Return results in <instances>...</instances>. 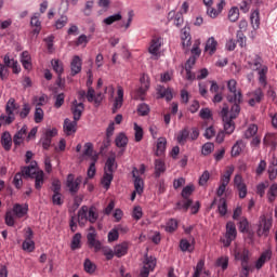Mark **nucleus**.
Masks as SVG:
<instances>
[{"label":"nucleus","instance_id":"obj_23","mask_svg":"<svg viewBox=\"0 0 277 277\" xmlns=\"http://www.w3.org/2000/svg\"><path fill=\"white\" fill-rule=\"evenodd\" d=\"M81 57L78 55L74 56L70 63L71 77H75V75H79V72H81Z\"/></svg>","mask_w":277,"mask_h":277},{"label":"nucleus","instance_id":"obj_33","mask_svg":"<svg viewBox=\"0 0 277 277\" xmlns=\"http://www.w3.org/2000/svg\"><path fill=\"white\" fill-rule=\"evenodd\" d=\"M78 224L80 226H85V222H88V207L83 206L79 211H78Z\"/></svg>","mask_w":277,"mask_h":277},{"label":"nucleus","instance_id":"obj_21","mask_svg":"<svg viewBox=\"0 0 277 277\" xmlns=\"http://www.w3.org/2000/svg\"><path fill=\"white\" fill-rule=\"evenodd\" d=\"M248 64L253 70H259L263 66V58L259 54H251Z\"/></svg>","mask_w":277,"mask_h":277},{"label":"nucleus","instance_id":"obj_47","mask_svg":"<svg viewBox=\"0 0 277 277\" xmlns=\"http://www.w3.org/2000/svg\"><path fill=\"white\" fill-rule=\"evenodd\" d=\"M233 172H235V167L233 166L227 167L224 174L221 176L220 181H223L225 183H230V176H233Z\"/></svg>","mask_w":277,"mask_h":277},{"label":"nucleus","instance_id":"obj_39","mask_svg":"<svg viewBox=\"0 0 277 277\" xmlns=\"http://www.w3.org/2000/svg\"><path fill=\"white\" fill-rule=\"evenodd\" d=\"M96 161H98V156H92V162L88 169V179H94L96 175Z\"/></svg>","mask_w":277,"mask_h":277},{"label":"nucleus","instance_id":"obj_38","mask_svg":"<svg viewBox=\"0 0 277 277\" xmlns=\"http://www.w3.org/2000/svg\"><path fill=\"white\" fill-rule=\"evenodd\" d=\"M30 25H31V27H36L34 29L35 34H40L42 23L40 22V14L39 13L34 14V16L30 19Z\"/></svg>","mask_w":277,"mask_h":277},{"label":"nucleus","instance_id":"obj_45","mask_svg":"<svg viewBox=\"0 0 277 277\" xmlns=\"http://www.w3.org/2000/svg\"><path fill=\"white\" fill-rule=\"evenodd\" d=\"M180 250H182V252H194V245L189 243L187 239H182L180 241Z\"/></svg>","mask_w":277,"mask_h":277},{"label":"nucleus","instance_id":"obj_15","mask_svg":"<svg viewBox=\"0 0 277 277\" xmlns=\"http://www.w3.org/2000/svg\"><path fill=\"white\" fill-rule=\"evenodd\" d=\"M123 103H124V89H122V87H118L117 96L115 97V101L113 104V114H117L118 109L122 107Z\"/></svg>","mask_w":277,"mask_h":277},{"label":"nucleus","instance_id":"obj_42","mask_svg":"<svg viewBox=\"0 0 277 277\" xmlns=\"http://www.w3.org/2000/svg\"><path fill=\"white\" fill-rule=\"evenodd\" d=\"M111 181H114V173H105L102 177V185L104 188L109 189L111 186Z\"/></svg>","mask_w":277,"mask_h":277},{"label":"nucleus","instance_id":"obj_64","mask_svg":"<svg viewBox=\"0 0 277 277\" xmlns=\"http://www.w3.org/2000/svg\"><path fill=\"white\" fill-rule=\"evenodd\" d=\"M277 176V161L276 163H272L269 167H268V177L271 181H274Z\"/></svg>","mask_w":277,"mask_h":277},{"label":"nucleus","instance_id":"obj_13","mask_svg":"<svg viewBox=\"0 0 277 277\" xmlns=\"http://www.w3.org/2000/svg\"><path fill=\"white\" fill-rule=\"evenodd\" d=\"M196 56H190L184 65V70L186 72L185 79L187 81H194L196 79V74L192 71V68L196 66Z\"/></svg>","mask_w":277,"mask_h":277},{"label":"nucleus","instance_id":"obj_35","mask_svg":"<svg viewBox=\"0 0 277 277\" xmlns=\"http://www.w3.org/2000/svg\"><path fill=\"white\" fill-rule=\"evenodd\" d=\"M269 69L265 65H263L262 67H260L258 69L259 81H260L261 85H267V71Z\"/></svg>","mask_w":277,"mask_h":277},{"label":"nucleus","instance_id":"obj_24","mask_svg":"<svg viewBox=\"0 0 277 277\" xmlns=\"http://www.w3.org/2000/svg\"><path fill=\"white\" fill-rule=\"evenodd\" d=\"M11 211L15 217H25V215H27V211H29V208L21 203H15Z\"/></svg>","mask_w":277,"mask_h":277},{"label":"nucleus","instance_id":"obj_43","mask_svg":"<svg viewBox=\"0 0 277 277\" xmlns=\"http://www.w3.org/2000/svg\"><path fill=\"white\" fill-rule=\"evenodd\" d=\"M193 202L194 201L192 199L183 198V200H181L176 203V208L180 209L181 211H188V209H189V207H192Z\"/></svg>","mask_w":277,"mask_h":277},{"label":"nucleus","instance_id":"obj_60","mask_svg":"<svg viewBox=\"0 0 277 277\" xmlns=\"http://www.w3.org/2000/svg\"><path fill=\"white\" fill-rule=\"evenodd\" d=\"M267 187H269V182L260 183L256 186V195L260 196V198H263V196H265V189H267Z\"/></svg>","mask_w":277,"mask_h":277},{"label":"nucleus","instance_id":"obj_53","mask_svg":"<svg viewBox=\"0 0 277 277\" xmlns=\"http://www.w3.org/2000/svg\"><path fill=\"white\" fill-rule=\"evenodd\" d=\"M228 18L232 23H237V21H239V8H232L228 13Z\"/></svg>","mask_w":277,"mask_h":277},{"label":"nucleus","instance_id":"obj_62","mask_svg":"<svg viewBox=\"0 0 277 277\" xmlns=\"http://www.w3.org/2000/svg\"><path fill=\"white\" fill-rule=\"evenodd\" d=\"M194 185L189 184L182 189L181 196L184 199H189V196L194 194Z\"/></svg>","mask_w":277,"mask_h":277},{"label":"nucleus","instance_id":"obj_3","mask_svg":"<svg viewBox=\"0 0 277 277\" xmlns=\"http://www.w3.org/2000/svg\"><path fill=\"white\" fill-rule=\"evenodd\" d=\"M89 248H93L94 252H103L104 256H106V261H111L116 255L115 251L109 247H103V245L96 239V233L92 232L87 235Z\"/></svg>","mask_w":277,"mask_h":277},{"label":"nucleus","instance_id":"obj_46","mask_svg":"<svg viewBox=\"0 0 277 277\" xmlns=\"http://www.w3.org/2000/svg\"><path fill=\"white\" fill-rule=\"evenodd\" d=\"M83 267L87 274H94L96 272V264L91 262L90 259L84 260Z\"/></svg>","mask_w":277,"mask_h":277},{"label":"nucleus","instance_id":"obj_40","mask_svg":"<svg viewBox=\"0 0 277 277\" xmlns=\"http://www.w3.org/2000/svg\"><path fill=\"white\" fill-rule=\"evenodd\" d=\"M246 147V145L243 144V141H237L236 144L232 147V157H239V155H241V150H243V148Z\"/></svg>","mask_w":277,"mask_h":277},{"label":"nucleus","instance_id":"obj_49","mask_svg":"<svg viewBox=\"0 0 277 277\" xmlns=\"http://www.w3.org/2000/svg\"><path fill=\"white\" fill-rule=\"evenodd\" d=\"M268 202H274L277 197V184H273L266 194Z\"/></svg>","mask_w":277,"mask_h":277},{"label":"nucleus","instance_id":"obj_36","mask_svg":"<svg viewBox=\"0 0 277 277\" xmlns=\"http://www.w3.org/2000/svg\"><path fill=\"white\" fill-rule=\"evenodd\" d=\"M22 66H24L25 70H31V55H29V52L24 51L22 53Z\"/></svg>","mask_w":277,"mask_h":277},{"label":"nucleus","instance_id":"obj_59","mask_svg":"<svg viewBox=\"0 0 277 277\" xmlns=\"http://www.w3.org/2000/svg\"><path fill=\"white\" fill-rule=\"evenodd\" d=\"M22 248L25 252H34L36 250V242L34 240H24Z\"/></svg>","mask_w":277,"mask_h":277},{"label":"nucleus","instance_id":"obj_34","mask_svg":"<svg viewBox=\"0 0 277 277\" xmlns=\"http://www.w3.org/2000/svg\"><path fill=\"white\" fill-rule=\"evenodd\" d=\"M116 170V157H108L105 163L104 173L114 174Z\"/></svg>","mask_w":277,"mask_h":277},{"label":"nucleus","instance_id":"obj_17","mask_svg":"<svg viewBox=\"0 0 277 277\" xmlns=\"http://www.w3.org/2000/svg\"><path fill=\"white\" fill-rule=\"evenodd\" d=\"M132 176L134 179V189L137 194L144 193V180L140 177V171L137 168H133L132 170Z\"/></svg>","mask_w":277,"mask_h":277},{"label":"nucleus","instance_id":"obj_41","mask_svg":"<svg viewBox=\"0 0 277 277\" xmlns=\"http://www.w3.org/2000/svg\"><path fill=\"white\" fill-rule=\"evenodd\" d=\"M166 144H167V141L164 137L158 138L157 148H156L157 157H161V155H163V153H166Z\"/></svg>","mask_w":277,"mask_h":277},{"label":"nucleus","instance_id":"obj_5","mask_svg":"<svg viewBox=\"0 0 277 277\" xmlns=\"http://www.w3.org/2000/svg\"><path fill=\"white\" fill-rule=\"evenodd\" d=\"M18 107L16 106V100L14 97H11L5 105V114L0 116V124H12L14 120H16V115L14 111H16Z\"/></svg>","mask_w":277,"mask_h":277},{"label":"nucleus","instance_id":"obj_57","mask_svg":"<svg viewBox=\"0 0 277 277\" xmlns=\"http://www.w3.org/2000/svg\"><path fill=\"white\" fill-rule=\"evenodd\" d=\"M199 116L202 120H213V113H211L210 108H202L199 111Z\"/></svg>","mask_w":277,"mask_h":277},{"label":"nucleus","instance_id":"obj_11","mask_svg":"<svg viewBox=\"0 0 277 277\" xmlns=\"http://www.w3.org/2000/svg\"><path fill=\"white\" fill-rule=\"evenodd\" d=\"M55 135H57V130L55 128L45 130L41 137V144L44 150H49V148H51V142Z\"/></svg>","mask_w":277,"mask_h":277},{"label":"nucleus","instance_id":"obj_58","mask_svg":"<svg viewBox=\"0 0 277 277\" xmlns=\"http://www.w3.org/2000/svg\"><path fill=\"white\" fill-rule=\"evenodd\" d=\"M155 170L156 176H161V172H166V164L161 161V159H157L155 161Z\"/></svg>","mask_w":277,"mask_h":277},{"label":"nucleus","instance_id":"obj_22","mask_svg":"<svg viewBox=\"0 0 277 277\" xmlns=\"http://www.w3.org/2000/svg\"><path fill=\"white\" fill-rule=\"evenodd\" d=\"M115 250V256L118 259H121V256H126V254L129 252V242L123 241L114 248Z\"/></svg>","mask_w":277,"mask_h":277},{"label":"nucleus","instance_id":"obj_12","mask_svg":"<svg viewBox=\"0 0 277 277\" xmlns=\"http://www.w3.org/2000/svg\"><path fill=\"white\" fill-rule=\"evenodd\" d=\"M161 42H162L161 38H154L150 41L148 53H150L151 60H159V56H160L159 51L161 49Z\"/></svg>","mask_w":277,"mask_h":277},{"label":"nucleus","instance_id":"obj_56","mask_svg":"<svg viewBox=\"0 0 277 277\" xmlns=\"http://www.w3.org/2000/svg\"><path fill=\"white\" fill-rule=\"evenodd\" d=\"M216 267H221L224 271L228 269V256H221L216 260Z\"/></svg>","mask_w":277,"mask_h":277},{"label":"nucleus","instance_id":"obj_7","mask_svg":"<svg viewBox=\"0 0 277 277\" xmlns=\"http://www.w3.org/2000/svg\"><path fill=\"white\" fill-rule=\"evenodd\" d=\"M226 239L223 240L224 247L228 248L235 239H237V226L233 221L227 222L226 224Z\"/></svg>","mask_w":277,"mask_h":277},{"label":"nucleus","instance_id":"obj_8","mask_svg":"<svg viewBox=\"0 0 277 277\" xmlns=\"http://www.w3.org/2000/svg\"><path fill=\"white\" fill-rule=\"evenodd\" d=\"M140 81H141V87L135 92V95H134L135 101H144V97L146 96V92H148V88H150L148 76L143 75Z\"/></svg>","mask_w":277,"mask_h":277},{"label":"nucleus","instance_id":"obj_9","mask_svg":"<svg viewBox=\"0 0 277 277\" xmlns=\"http://www.w3.org/2000/svg\"><path fill=\"white\" fill-rule=\"evenodd\" d=\"M271 229H272V219H267L265 217V215L261 216L260 224L256 232L258 237H268Z\"/></svg>","mask_w":277,"mask_h":277},{"label":"nucleus","instance_id":"obj_50","mask_svg":"<svg viewBox=\"0 0 277 277\" xmlns=\"http://www.w3.org/2000/svg\"><path fill=\"white\" fill-rule=\"evenodd\" d=\"M256 133H259V127L256 124H250L245 132V137L250 140V137H254Z\"/></svg>","mask_w":277,"mask_h":277},{"label":"nucleus","instance_id":"obj_44","mask_svg":"<svg viewBox=\"0 0 277 277\" xmlns=\"http://www.w3.org/2000/svg\"><path fill=\"white\" fill-rule=\"evenodd\" d=\"M189 137V130L184 129L182 130L177 135V144L181 146H185V143L187 142V138Z\"/></svg>","mask_w":277,"mask_h":277},{"label":"nucleus","instance_id":"obj_55","mask_svg":"<svg viewBox=\"0 0 277 277\" xmlns=\"http://www.w3.org/2000/svg\"><path fill=\"white\" fill-rule=\"evenodd\" d=\"M137 114L138 116H148L150 114V106L146 103H142L137 106Z\"/></svg>","mask_w":277,"mask_h":277},{"label":"nucleus","instance_id":"obj_28","mask_svg":"<svg viewBox=\"0 0 277 277\" xmlns=\"http://www.w3.org/2000/svg\"><path fill=\"white\" fill-rule=\"evenodd\" d=\"M31 179H35V188L41 190L42 185H44V171L38 170Z\"/></svg>","mask_w":277,"mask_h":277},{"label":"nucleus","instance_id":"obj_30","mask_svg":"<svg viewBox=\"0 0 277 277\" xmlns=\"http://www.w3.org/2000/svg\"><path fill=\"white\" fill-rule=\"evenodd\" d=\"M1 144L4 150H12V134L4 132L1 136Z\"/></svg>","mask_w":277,"mask_h":277},{"label":"nucleus","instance_id":"obj_14","mask_svg":"<svg viewBox=\"0 0 277 277\" xmlns=\"http://www.w3.org/2000/svg\"><path fill=\"white\" fill-rule=\"evenodd\" d=\"M234 255L236 261H241V264L250 263V251L246 248H236Z\"/></svg>","mask_w":277,"mask_h":277},{"label":"nucleus","instance_id":"obj_27","mask_svg":"<svg viewBox=\"0 0 277 277\" xmlns=\"http://www.w3.org/2000/svg\"><path fill=\"white\" fill-rule=\"evenodd\" d=\"M264 96L265 95L263 94V90L256 89L255 91H253L252 97L249 100V105L251 107H254V105H256V103H261L263 101Z\"/></svg>","mask_w":277,"mask_h":277},{"label":"nucleus","instance_id":"obj_37","mask_svg":"<svg viewBox=\"0 0 277 277\" xmlns=\"http://www.w3.org/2000/svg\"><path fill=\"white\" fill-rule=\"evenodd\" d=\"M115 144L117 148H126L127 144H129V138L124 133H119L115 140Z\"/></svg>","mask_w":277,"mask_h":277},{"label":"nucleus","instance_id":"obj_10","mask_svg":"<svg viewBox=\"0 0 277 277\" xmlns=\"http://www.w3.org/2000/svg\"><path fill=\"white\" fill-rule=\"evenodd\" d=\"M143 264L144 265L141 269L140 277H148L150 275V272H153V269H155V267L157 266V259L146 255Z\"/></svg>","mask_w":277,"mask_h":277},{"label":"nucleus","instance_id":"obj_25","mask_svg":"<svg viewBox=\"0 0 277 277\" xmlns=\"http://www.w3.org/2000/svg\"><path fill=\"white\" fill-rule=\"evenodd\" d=\"M269 259H272V251L271 250L264 251L261 254V256L258 259V261L255 262L256 269H261V267H263L265 265V263H267V261H269Z\"/></svg>","mask_w":277,"mask_h":277},{"label":"nucleus","instance_id":"obj_48","mask_svg":"<svg viewBox=\"0 0 277 277\" xmlns=\"http://www.w3.org/2000/svg\"><path fill=\"white\" fill-rule=\"evenodd\" d=\"M217 210H219L220 215H222V217H224V215H226V213H228V206L226 205L225 198H221L219 200Z\"/></svg>","mask_w":277,"mask_h":277},{"label":"nucleus","instance_id":"obj_16","mask_svg":"<svg viewBox=\"0 0 277 277\" xmlns=\"http://www.w3.org/2000/svg\"><path fill=\"white\" fill-rule=\"evenodd\" d=\"M84 109H85V106L83 105V103L75 100L71 103V114L74 116V120H81V116Z\"/></svg>","mask_w":277,"mask_h":277},{"label":"nucleus","instance_id":"obj_20","mask_svg":"<svg viewBox=\"0 0 277 277\" xmlns=\"http://www.w3.org/2000/svg\"><path fill=\"white\" fill-rule=\"evenodd\" d=\"M77 122H79V120L74 119V121H71L68 118L64 120L63 129L66 135H71V133H77Z\"/></svg>","mask_w":277,"mask_h":277},{"label":"nucleus","instance_id":"obj_29","mask_svg":"<svg viewBox=\"0 0 277 277\" xmlns=\"http://www.w3.org/2000/svg\"><path fill=\"white\" fill-rule=\"evenodd\" d=\"M51 65L58 79H61L62 75H64V63L60 60H52Z\"/></svg>","mask_w":277,"mask_h":277},{"label":"nucleus","instance_id":"obj_51","mask_svg":"<svg viewBox=\"0 0 277 277\" xmlns=\"http://www.w3.org/2000/svg\"><path fill=\"white\" fill-rule=\"evenodd\" d=\"M44 120V110L41 107L36 106L35 108V122L40 124Z\"/></svg>","mask_w":277,"mask_h":277},{"label":"nucleus","instance_id":"obj_32","mask_svg":"<svg viewBox=\"0 0 277 277\" xmlns=\"http://www.w3.org/2000/svg\"><path fill=\"white\" fill-rule=\"evenodd\" d=\"M250 21L254 31H256V29L261 27V14L259 13V10H255L251 13Z\"/></svg>","mask_w":277,"mask_h":277},{"label":"nucleus","instance_id":"obj_61","mask_svg":"<svg viewBox=\"0 0 277 277\" xmlns=\"http://www.w3.org/2000/svg\"><path fill=\"white\" fill-rule=\"evenodd\" d=\"M135 142H142L144 137V130L137 123H134Z\"/></svg>","mask_w":277,"mask_h":277},{"label":"nucleus","instance_id":"obj_19","mask_svg":"<svg viewBox=\"0 0 277 277\" xmlns=\"http://www.w3.org/2000/svg\"><path fill=\"white\" fill-rule=\"evenodd\" d=\"M25 137H27V126H23L22 129L14 134V146H21V144L25 142Z\"/></svg>","mask_w":277,"mask_h":277},{"label":"nucleus","instance_id":"obj_2","mask_svg":"<svg viewBox=\"0 0 277 277\" xmlns=\"http://www.w3.org/2000/svg\"><path fill=\"white\" fill-rule=\"evenodd\" d=\"M181 40H182V47L184 49V53H192V57H200L202 50H200V39L195 40L193 48L192 47V35L189 34V27H184L181 30Z\"/></svg>","mask_w":277,"mask_h":277},{"label":"nucleus","instance_id":"obj_52","mask_svg":"<svg viewBox=\"0 0 277 277\" xmlns=\"http://www.w3.org/2000/svg\"><path fill=\"white\" fill-rule=\"evenodd\" d=\"M70 248L71 250H79L81 248V234L77 233L74 235Z\"/></svg>","mask_w":277,"mask_h":277},{"label":"nucleus","instance_id":"obj_54","mask_svg":"<svg viewBox=\"0 0 277 277\" xmlns=\"http://www.w3.org/2000/svg\"><path fill=\"white\" fill-rule=\"evenodd\" d=\"M117 21H122V15L120 13L104 18L103 23H105V25H114Z\"/></svg>","mask_w":277,"mask_h":277},{"label":"nucleus","instance_id":"obj_18","mask_svg":"<svg viewBox=\"0 0 277 277\" xmlns=\"http://www.w3.org/2000/svg\"><path fill=\"white\" fill-rule=\"evenodd\" d=\"M37 166V162H31L29 166L22 167L19 174L25 179H32L35 174H38V170L36 169Z\"/></svg>","mask_w":277,"mask_h":277},{"label":"nucleus","instance_id":"obj_31","mask_svg":"<svg viewBox=\"0 0 277 277\" xmlns=\"http://www.w3.org/2000/svg\"><path fill=\"white\" fill-rule=\"evenodd\" d=\"M205 51H208L210 55H213L215 51H217V41L215 40V38L210 37L207 40Z\"/></svg>","mask_w":277,"mask_h":277},{"label":"nucleus","instance_id":"obj_1","mask_svg":"<svg viewBox=\"0 0 277 277\" xmlns=\"http://www.w3.org/2000/svg\"><path fill=\"white\" fill-rule=\"evenodd\" d=\"M227 101L228 103H233V111L236 114H240L241 111V103H243V94L241 93V89H237V80L230 79L227 81Z\"/></svg>","mask_w":277,"mask_h":277},{"label":"nucleus","instance_id":"obj_26","mask_svg":"<svg viewBox=\"0 0 277 277\" xmlns=\"http://www.w3.org/2000/svg\"><path fill=\"white\" fill-rule=\"evenodd\" d=\"M156 90L158 98H166V101H172L173 95L170 89H166L164 87L158 85Z\"/></svg>","mask_w":277,"mask_h":277},{"label":"nucleus","instance_id":"obj_4","mask_svg":"<svg viewBox=\"0 0 277 277\" xmlns=\"http://www.w3.org/2000/svg\"><path fill=\"white\" fill-rule=\"evenodd\" d=\"M221 116L224 122V131L227 135H230L235 131V122L233 120L239 116V113L233 110V108L228 111V107L224 106L221 110Z\"/></svg>","mask_w":277,"mask_h":277},{"label":"nucleus","instance_id":"obj_6","mask_svg":"<svg viewBox=\"0 0 277 277\" xmlns=\"http://www.w3.org/2000/svg\"><path fill=\"white\" fill-rule=\"evenodd\" d=\"M83 182V176H78L75 179V174H68L66 181V187L71 196H75L79 192V187H81V183Z\"/></svg>","mask_w":277,"mask_h":277},{"label":"nucleus","instance_id":"obj_63","mask_svg":"<svg viewBox=\"0 0 277 277\" xmlns=\"http://www.w3.org/2000/svg\"><path fill=\"white\" fill-rule=\"evenodd\" d=\"M68 25V16L62 15L56 22H55V28L56 29H64Z\"/></svg>","mask_w":277,"mask_h":277}]
</instances>
